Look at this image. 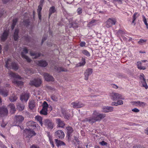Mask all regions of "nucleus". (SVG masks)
I'll return each mask as SVG.
<instances>
[{"label": "nucleus", "mask_w": 148, "mask_h": 148, "mask_svg": "<svg viewBox=\"0 0 148 148\" xmlns=\"http://www.w3.org/2000/svg\"><path fill=\"white\" fill-rule=\"evenodd\" d=\"M49 106L47 103L46 101H44L42 104V108L47 109Z\"/></svg>", "instance_id": "42"}, {"label": "nucleus", "mask_w": 148, "mask_h": 148, "mask_svg": "<svg viewBox=\"0 0 148 148\" xmlns=\"http://www.w3.org/2000/svg\"><path fill=\"white\" fill-rule=\"evenodd\" d=\"M73 130H67V135L69 138L71 137L72 135V134L73 133Z\"/></svg>", "instance_id": "43"}, {"label": "nucleus", "mask_w": 148, "mask_h": 148, "mask_svg": "<svg viewBox=\"0 0 148 148\" xmlns=\"http://www.w3.org/2000/svg\"><path fill=\"white\" fill-rule=\"evenodd\" d=\"M133 148H145L144 147H142L140 145H136L134 146Z\"/></svg>", "instance_id": "60"}, {"label": "nucleus", "mask_w": 148, "mask_h": 148, "mask_svg": "<svg viewBox=\"0 0 148 148\" xmlns=\"http://www.w3.org/2000/svg\"><path fill=\"white\" fill-rule=\"evenodd\" d=\"M57 123L58 124V127L63 128L64 125V124L63 122L60 119H58L57 120Z\"/></svg>", "instance_id": "26"}, {"label": "nucleus", "mask_w": 148, "mask_h": 148, "mask_svg": "<svg viewBox=\"0 0 148 148\" xmlns=\"http://www.w3.org/2000/svg\"><path fill=\"white\" fill-rule=\"evenodd\" d=\"M113 110V108L112 107H105L103 108L102 110V112H111Z\"/></svg>", "instance_id": "19"}, {"label": "nucleus", "mask_w": 148, "mask_h": 148, "mask_svg": "<svg viewBox=\"0 0 148 148\" xmlns=\"http://www.w3.org/2000/svg\"><path fill=\"white\" fill-rule=\"evenodd\" d=\"M19 30L18 29H16L14 33V38L15 41L17 40L18 38V33Z\"/></svg>", "instance_id": "27"}, {"label": "nucleus", "mask_w": 148, "mask_h": 148, "mask_svg": "<svg viewBox=\"0 0 148 148\" xmlns=\"http://www.w3.org/2000/svg\"><path fill=\"white\" fill-rule=\"evenodd\" d=\"M110 99L113 101H116L119 99H124L122 95L118 93L112 92L110 94Z\"/></svg>", "instance_id": "2"}, {"label": "nucleus", "mask_w": 148, "mask_h": 148, "mask_svg": "<svg viewBox=\"0 0 148 148\" xmlns=\"http://www.w3.org/2000/svg\"><path fill=\"white\" fill-rule=\"evenodd\" d=\"M8 106L10 108L11 111H12V113H14L15 110V107L14 105L13 104H10Z\"/></svg>", "instance_id": "34"}, {"label": "nucleus", "mask_w": 148, "mask_h": 148, "mask_svg": "<svg viewBox=\"0 0 148 148\" xmlns=\"http://www.w3.org/2000/svg\"><path fill=\"white\" fill-rule=\"evenodd\" d=\"M28 50L26 48H25L23 49V51L21 53V55L22 57L26 60L28 62H30L31 61V59L29 58L25 55V54H26L28 53Z\"/></svg>", "instance_id": "5"}, {"label": "nucleus", "mask_w": 148, "mask_h": 148, "mask_svg": "<svg viewBox=\"0 0 148 148\" xmlns=\"http://www.w3.org/2000/svg\"><path fill=\"white\" fill-rule=\"evenodd\" d=\"M9 99L10 101L14 102L16 101L17 98L16 96H14L10 97Z\"/></svg>", "instance_id": "40"}, {"label": "nucleus", "mask_w": 148, "mask_h": 148, "mask_svg": "<svg viewBox=\"0 0 148 148\" xmlns=\"http://www.w3.org/2000/svg\"><path fill=\"white\" fill-rule=\"evenodd\" d=\"M84 121L88 122L89 123L92 124L93 123L97 121V120L96 118L92 116L90 117L86 118L84 119Z\"/></svg>", "instance_id": "11"}, {"label": "nucleus", "mask_w": 148, "mask_h": 148, "mask_svg": "<svg viewBox=\"0 0 148 148\" xmlns=\"http://www.w3.org/2000/svg\"><path fill=\"white\" fill-rule=\"evenodd\" d=\"M35 120H36L37 121H38L39 122L41 126L42 125V118L41 116L39 115L36 116L35 117Z\"/></svg>", "instance_id": "25"}, {"label": "nucleus", "mask_w": 148, "mask_h": 148, "mask_svg": "<svg viewBox=\"0 0 148 148\" xmlns=\"http://www.w3.org/2000/svg\"><path fill=\"white\" fill-rule=\"evenodd\" d=\"M25 108V106L23 104H21L20 103H18L17 104V108L19 111H22Z\"/></svg>", "instance_id": "24"}, {"label": "nucleus", "mask_w": 148, "mask_h": 148, "mask_svg": "<svg viewBox=\"0 0 148 148\" xmlns=\"http://www.w3.org/2000/svg\"><path fill=\"white\" fill-rule=\"evenodd\" d=\"M36 63L39 66L45 67L47 65V63L45 60H38L36 61Z\"/></svg>", "instance_id": "17"}, {"label": "nucleus", "mask_w": 148, "mask_h": 148, "mask_svg": "<svg viewBox=\"0 0 148 148\" xmlns=\"http://www.w3.org/2000/svg\"><path fill=\"white\" fill-rule=\"evenodd\" d=\"M51 99L53 101H57L58 99L57 96L54 95H51Z\"/></svg>", "instance_id": "45"}, {"label": "nucleus", "mask_w": 148, "mask_h": 148, "mask_svg": "<svg viewBox=\"0 0 148 148\" xmlns=\"http://www.w3.org/2000/svg\"><path fill=\"white\" fill-rule=\"evenodd\" d=\"M86 63L85 59L84 58H82V61L78 64V66H82L84 65Z\"/></svg>", "instance_id": "36"}, {"label": "nucleus", "mask_w": 148, "mask_h": 148, "mask_svg": "<svg viewBox=\"0 0 148 148\" xmlns=\"http://www.w3.org/2000/svg\"><path fill=\"white\" fill-rule=\"evenodd\" d=\"M35 106V102L34 100H29V107L30 109H32Z\"/></svg>", "instance_id": "22"}, {"label": "nucleus", "mask_w": 148, "mask_h": 148, "mask_svg": "<svg viewBox=\"0 0 148 148\" xmlns=\"http://www.w3.org/2000/svg\"><path fill=\"white\" fill-rule=\"evenodd\" d=\"M54 69L55 70L58 72H60L61 71L65 72L67 71V70L66 69H64L62 67L56 66Z\"/></svg>", "instance_id": "30"}, {"label": "nucleus", "mask_w": 148, "mask_h": 148, "mask_svg": "<svg viewBox=\"0 0 148 148\" xmlns=\"http://www.w3.org/2000/svg\"><path fill=\"white\" fill-rule=\"evenodd\" d=\"M71 25L73 27H78V24L76 22H73L71 23Z\"/></svg>", "instance_id": "44"}, {"label": "nucleus", "mask_w": 148, "mask_h": 148, "mask_svg": "<svg viewBox=\"0 0 148 148\" xmlns=\"http://www.w3.org/2000/svg\"><path fill=\"white\" fill-rule=\"evenodd\" d=\"M24 22L25 23V24L27 25V26L29 25V23H30V21L28 19L25 20L24 21Z\"/></svg>", "instance_id": "54"}, {"label": "nucleus", "mask_w": 148, "mask_h": 148, "mask_svg": "<svg viewBox=\"0 0 148 148\" xmlns=\"http://www.w3.org/2000/svg\"><path fill=\"white\" fill-rule=\"evenodd\" d=\"M43 5L40 4L38 7V9H37V12L38 13V15L39 18V19L40 20H41V12L42 9V7Z\"/></svg>", "instance_id": "21"}, {"label": "nucleus", "mask_w": 148, "mask_h": 148, "mask_svg": "<svg viewBox=\"0 0 148 148\" xmlns=\"http://www.w3.org/2000/svg\"><path fill=\"white\" fill-rule=\"evenodd\" d=\"M141 82L143 84V86L145 87L146 89H147L148 88V86L146 82V81L144 80V82L141 81Z\"/></svg>", "instance_id": "49"}, {"label": "nucleus", "mask_w": 148, "mask_h": 148, "mask_svg": "<svg viewBox=\"0 0 148 148\" xmlns=\"http://www.w3.org/2000/svg\"><path fill=\"white\" fill-rule=\"evenodd\" d=\"M56 10L55 9V7L54 6H52L51 7L49 10V18L51 14L54 13L56 12Z\"/></svg>", "instance_id": "28"}, {"label": "nucleus", "mask_w": 148, "mask_h": 148, "mask_svg": "<svg viewBox=\"0 0 148 148\" xmlns=\"http://www.w3.org/2000/svg\"><path fill=\"white\" fill-rule=\"evenodd\" d=\"M133 104L136 106L140 107H144L146 105L145 103L140 101H136L133 102Z\"/></svg>", "instance_id": "18"}, {"label": "nucleus", "mask_w": 148, "mask_h": 148, "mask_svg": "<svg viewBox=\"0 0 148 148\" xmlns=\"http://www.w3.org/2000/svg\"><path fill=\"white\" fill-rule=\"evenodd\" d=\"M100 144L102 146L106 145L107 143L105 142L103 140L102 141L100 142Z\"/></svg>", "instance_id": "56"}, {"label": "nucleus", "mask_w": 148, "mask_h": 148, "mask_svg": "<svg viewBox=\"0 0 148 148\" xmlns=\"http://www.w3.org/2000/svg\"><path fill=\"white\" fill-rule=\"evenodd\" d=\"M82 53L87 56H90V53L87 50H84L82 51Z\"/></svg>", "instance_id": "46"}, {"label": "nucleus", "mask_w": 148, "mask_h": 148, "mask_svg": "<svg viewBox=\"0 0 148 148\" xmlns=\"http://www.w3.org/2000/svg\"><path fill=\"white\" fill-rule=\"evenodd\" d=\"M47 136L49 137V140H51V139H52V136L50 134V133L49 132H47Z\"/></svg>", "instance_id": "61"}, {"label": "nucleus", "mask_w": 148, "mask_h": 148, "mask_svg": "<svg viewBox=\"0 0 148 148\" xmlns=\"http://www.w3.org/2000/svg\"><path fill=\"white\" fill-rule=\"evenodd\" d=\"M15 119L16 123L18 124L21 123L24 119L23 117L21 115L16 116Z\"/></svg>", "instance_id": "16"}, {"label": "nucleus", "mask_w": 148, "mask_h": 148, "mask_svg": "<svg viewBox=\"0 0 148 148\" xmlns=\"http://www.w3.org/2000/svg\"><path fill=\"white\" fill-rule=\"evenodd\" d=\"M30 54L31 56H35L34 58L36 59L39 57L40 56V53H37L36 52H31Z\"/></svg>", "instance_id": "35"}, {"label": "nucleus", "mask_w": 148, "mask_h": 148, "mask_svg": "<svg viewBox=\"0 0 148 148\" xmlns=\"http://www.w3.org/2000/svg\"><path fill=\"white\" fill-rule=\"evenodd\" d=\"M5 66L8 69H10L15 71L17 70L18 69V64L14 62H12L11 59H5Z\"/></svg>", "instance_id": "1"}, {"label": "nucleus", "mask_w": 148, "mask_h": 148, "mask_svg": "<svg viewBox=\"0 0 148 148\" xmlns=\"http://www.w3.org/2000/svg\"><path fill=\"white\" fill-rule=\"evenodd\" d=\"M8 113L7 108L5 106L0 107V118L7 116Z\"/></svg>", "instance_id": "3"}, {"label": "nucleus", "mask_w": 148, "mask_h": 148, "mask_svg": "<svg viewBox=\"0 0 148 148\" xmlns=\"http://www.w3.org/2000/svg\"><path fill=\"white\" fill-rule=\"evenodd\" d=\"M144 75L142 74H141L140 76V79L142 80L141 81L144 82V80L145 81V79L144 78Z\"/></svg>", "instance_id": "51"}, {"label": "nucleus", "mask_w": 148, "mask_h": 148, "mask_svg": "<svg viewBox=\"0 0 148 148\" xmlns=\"http://www.w3.org/2000/svg\"><path fill=\"white\" fill-rule=\"evenodd\" d=\"M30 148H39V147L35 145H32L31 147Z\"/></svg>", "instance_id": "64"}, {"label": "nucleus", "mask_w": 148, "mask_h": 148, "mask_svg": "<svg viewBox=\"0 0 148 148\" xmlns=\"http://www.w3.org/2000/svg\"><path fill=\"white\" fill-rule=\"evenodd\" d=\"M99 113L97 112L96 110L94 111L93 112L92 114V116H94V117L97 118L98 116Z\"/></svg>", "instance_id": "47"}, {"label": "nucleus", "mask_w": 148, "mask_h": 148, "mask_svg": "<svg viewBox=\"0 0 148 148\" xmlns=\"http://www.w3.org/2000/svg\"><path fill=\"white\" fill-rule=\"evenodd\" d=\"M85 43L84 42H82L80 43V46L82 47L84 46L85 45Z\"/></svg>", "instance_id": "63"}, {"label": "nucleus", "mask_w": 148, "mask_h": 148, "mask_svg": "<svg viewBox=\"0 0 148 148\" xmlns=\"http://www.w3.org/2000/svg\"><path fill=\"white\" fill-rule=\"evenodd\" d=\"M43 76L45 80L47 81H54V78L53 76L47 73H45L43 74Z\"/></svg>", "instance_id": "13"}, {"label": "nucleus", "mask_w": 148, "mask_h": 148, "mask_svg": "<svg viewBox=\"0 0 148 148\" xmlns=\"http://www.w3.org/2000/svg\"><path fill=\"white\" fill-rule=\"evenodd\" d=\"M146 40H143L141 39L140 40L138 41V43L140 45H142L144 43H145L146 42Z\"/></svg>", "instance_id": "48"}, {"label": "nucleus", "mask_w": 148, "mask_h": 148, "mask_svg": "<svg viewBox=\"0 0 148 148\" xmlns=\"http://www.w3.org/2000/svg\"><path fill=\"white\" fill-rule=\"evenodd\" d=\"M64 116L65 118L66 119H70L69 115L67 114L66 113Z\"/></svg>", "instance_id": "55"}, {"label": "nucleus", "mask_w": 148, "mask_h": 148, "mask_svg": "<svg viewBox=\"0 0 148 148\" xmlns=\"http://www.w3.org/2000/svg\"><path fill=\"white\" fill-rule=\"evenodd\" d=\"M12 82L15 84H16L17 86H21L23 85V82L20 81L16 80L15 79L13 80Z\"/></svg>", "instance_id": "29"}, {"label": "nucleus", "mask_w": 148, "mask_h": 148, "mask_svg": "<svg viewBox=\"0 0 148 148\" xmlns=\"http://www.w3.org/2000/svg\"><path fill=\"white\" fill-rule=\"evenodd\" d=\"M42 83L41 80L40 79H35L31 81L30 84L31 85H34L36 87L40 86Z\"/></svg>", "instance_id": "7"}, {"label": "nucleus", "mask_w": 148, "mask_h": 148, "mask_svg": "<svg viewBox=\"0 0 148 148\" xmlns=\"http://www.w3.org/2000/svg\"><path fill=\"white\" fill-rule=\"evenodd\" d=\"M29 97V93H22L20 95V99L22 102H26L28 100Z\"/></svg>", "instance_id": "6"}, {"label": "nucleus", "mask_w": 148, "mask_h": 148, "mask_svg": "<svg viewBox=\"0 0 148 148\" xmlns=\"http://www.w3.org/2000/svg\"><path fill=\"white\" fill-rule=\"evenodd\" d=\"M16 128L18 129L23 130L24 129L23 126L22 125H18L16 126Z\"/></svg>", "instance_id": "58"}, {"label": "nucleus", "mask_w": 148, "mask_h": 148, "mask_svg": "<svg viewBox=\"0 0 148 148\" xmlns=\"http://www.w3.org/2000/svg\"><path fill=\"white\" fill-rule=\"evenodd\" d=\"M26 125L28 126L29 130H32L35 129L37 125L38 126V125L36 122L33 121H30L26 123Z\"/></svg>", "instance_id": "8"}, {"label": "nucleus", "mask_w": 148, "mask_h": 148, "mask_svg": "<svg viewBox=\"0 0 148 148\" xmlns=\"http://www.w3.org/2000/svg\"><path fill=\"white\" fill-rule=\"evenodd\" d=\"M8 34V32L5 31L1 37V40L3 41H5L7 38Z\"/></svg>", "instance_id": "20"}, {"label": "nucleus", "mask_w": 148, "mask_h": 148, "mask_svg": "<svg viewBox=\"0 0 148 148\" xmlns=\"http://www.w3.org/2000/svg\"><path fill=\"white\" fill-rule=\"evenodd\" d=\"M116 21V19L114 18H109L106 22V26L108 28L110 27L112 25H114Z\"/></svg>", "instance_id": "4"}, {"label": "nucleus", "mask_w": 148, "mask_h": 148, "mask_svg": "<svg viewBox=\"0 0 148 148\" xmlns=\"http://www.w3.org/2000/svg\"><path fill=\"white\" fill-rule=\"evenodd\" d=\"M125 34V32L124 31L121 30H119L117 32V34L118 35L123 34Z\"/></svg>", "instance_id": "53"}, {"label": "nucleus", "mask_w": 148, "mask_h": 148, "mask_svg": "<svg viewBox=\"0 0 148 148\" xmlns=\"http://www.w3.org/2000/svg\"><path fill=\"white\" fill-rule=\"evenodd\" d=\"M55 136L56 138L62 139L64 136V133L62 130H58L55 133Z\"/></svg>", "instance_id": "12"}, {"label": "nucleus", "mask_w": 148, "mask_h": 148, "mask_svg": "<svg viewBox=\"0 0 148 148\" xmlns=\"http://www.w3.org/2000/svg\"><path fill=\"white\" fill-rule=\"evenodd\" d=\"M92 69L88 68L86 69L84 73V79L86 80L88 79L89 76L92 73Z\"/></svg>", "instance_id": "10"}, {"label": "nucleus", "mask_w": 148, "mask_h": 148, "mask_svg": "<svg viewBox=\"0 0 148 148\" xmlns=\"http://www.w3.org/2000/svg\"><path fill=\"white\" fill-rule=\"evenodd\" d=\"M47 109L42 108L41 110L40 111V113L41 114L44 115H47Z\"/></svg>", "instance_id": "33"}, {"label": "nucleus", "mask_w": 148, "mask_h": 148, "mask_svg": "<svg viewBox=\"0 0 148 148\" xmlns=\"http://www.w3.org/2000/svg\"><path fill=\"white\" fill-rule=\"evenodd\" d=\"M106 116V114H99L97 118V121H99Z\"/></svg>", "instance_id": "32"}, {"label": "nucleus", "mask_w": 148, "mask_h": 148, "mask_svg": "<svg viewBox=\"0 0 148 148\" xmlns=\"http://www.w3.org/2000/svg\"><path fill=\"white\" fill-rule=\"evenodd\" d=\"M138 14L137 12H135L133 16V21L132 22V23H134V25H135L136 23H135L134 21L136 20V18L138 17V16H136V15Z\"/></svg>", "instance_id": "41"}, {"label": "nucleus", "mask_w": 148, "mask_h": 148, "mask_svg": "<svg viewBox=\"0 0 148 148\" xmlns=\"http://www.w3.org/2000/svg\"><path fill=\"white\" fill-rule=\"evenodd\" d=\"M73 107L74 108H79L83 107L84 106V104L80 102H73L71 103Z\"/></svg>", "instance_id": "14"}, {"label": "nucleus", "mask_w": 148, "mask_h": 148, "mask_svg": "<svg viewBox=\"0 0 148 148\" xmlns=\"http://www.w3.org/2000/svg\"><path fill=\"white\" fill-rule=\"evenodd\" d=\"M142 17L143 19V21L145 24L147 23V19L145 18V17L144 15H143Z\"/></svg>", "instance_id": "62"}, {"label": "nucleus", "mask_w": 148, "mask_h": 148, "mask_svg": "<svg viewBox=\"0 0 148 148\" xmlns=\"http://www.w3.org/2000/svg\"><path fill=\"white\" fill-rule=\"evenodd\" d=\"M132 111L135 112H138L139 111V110L136 108H134L132 110Z\"/></svg>", "instance_id": "57"}, {"label": "nucleus", "mask_w": 148, "mask_h": 148, "mask_svg": "<svg viewBox=\"0 0 148 148\" xmlns=\"http://www.w3.org/2000/svg\"><path fill=\"white\" fill-rule=\"evenodd\" d=\"M17 21V19L16 18H15L13 20L12 24L11 27V28L12 30L14 29L15 26L16 25Z\"/></svg>", "instance_id": "38"}, {"label": "nucleus", "mask_w": 148, "mask_h": 148, "mask_svg": "<svg viewBox=\"0 0 148 148\" xmlns=\"http://www.w3.org/2000/svg\"><path fill=\"white\" fill-rule=\"evenodd\" d=\"M45 125L48 126V129H52L53 128V123L49 119H47L44 120Z\"/></svg>", "instance_id": "15"}, {"label": "nucleus", "mask_w": 148, "mask_h": 148, "mask_svg": "<svg viewBox=\"0 0 148 148\" xmlns=\"http://www.w3.org/2000/svg\"><path fill=\"white\" fill-rule=\"evenodd\" d=\"M141 62H137V65L138 68L140 70H145L146 69V68L145 66H141Z\"/></svg>", "instance_id": "37"}, {"label": "nucleus", "mask_w": 148, "mask_h": 148, "mask_svg": "<svg viewBox=\"0 0 148 148\" xmlns=\"http://www.w3.org/2000/svg\"><path fill=\"white\" fill-rule=\"evenodd\" d=\"M0 147L2 148H7L6 146L3 143L0 141Z\"/></svg>", "instance_id": "52"}, {"label": "nucleus", "mask_w": 148, "mask_h": 148, "mask_svg": "<svg viewBox=\"0 0 148 148\" xmlns=\"http://www.w3.org/2000/svg\"><path fill=\"white\" fill-rule=\"evenodd\" d=\"M119 99L117 100V101L116 102L118 106L122 105L123 104V101Z\"/></svg>", "instance_id": "50"}, {"label": "nucleus", "mask_w": 148, "mask_h": 148, "mask_svg": "<svg viewBox=\"0 0 148 148\" xmlns=\"http://www.w3.org/2000/svg\"><path fill=\"white\" fill-rule=\"evenodd\" d=\"M23 133H25L26 137L29 138H30L36 134V133L33 130H24Z\"/></svg>", "instance_id": "9"}, {"label": "nucleus", "mask_w": 148, "mask_h": 148, "mask_svg": "<svg viewBox=\"0 0 148 148\" xmlns=\"http://www.w3.org/2000/svg\"><path fill=\"white\" fill-rule=\"evenodd\" d=\"M55 140L56 143V145L58 147L65 145V144L64 142L58 140L57 139H55Z\"/></svg>", "instance_id": "31"}, {"label": "nucleus", "mask_w": 148, "mask_h": 148, "mask_svg": "<svg viewBox=\"0 0 148 148\" xmlns=\"http://www.w3.org/2000/svg\"><path fill=\"white\" fill-rule=\"evenodd\" d=\"M96 21L94 19H92L91 21L88 24V26L89 27H91L95 25V23Z\"/></svg>", "instance_id": "39"}, {"label": "nucleus", "mask_w": 148, "mask_h": 148, "mask_svg": "<svg viewBox=\"0 0 148 148\" xmlns=\"http://www.w3.org/2000/svg\"><path fill=\"white\" fill-rule=\"evenodd\" d=\"M9 74L10 75V77H12L15 78H18L20 79L21 78L20 76L12 72H9Z\"/></svg>", "instance_id": "23"}, {"label": "nucleus", "mask_w": 148, "mask_h": 148, "mask_svg": "<svg viewBox=\"0 0 148 148\" xmlns=\"http://www.w3.org/2000/svg\"><path fill=\"white\" fill-rule=\"evenodd\" d=\"M77 11L78 14H81L82 12L81 8H79L77 9Z\"/></svg>", "instance_id": "59"}]
</instances>
